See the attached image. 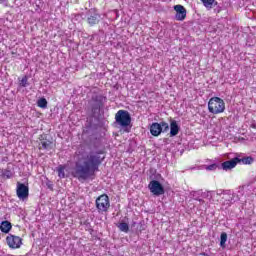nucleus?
<instances>
[{
	"instance_id": "473e14b6",
	"label": "nucleus",
	"mask_w": 256,
	"mask_h": 256,
	"mask_svg": "<svg viewBox=\"0 0 256 256\" xmlns=\"http://www.w3.org/2000/svg\"><path fill=\"white\" fill-rule=\"evenodd\" d=\"M219 225H225V222H220Z\"/></svg>"
},
{
	"instance_id": "39448f33",
	"label": "nucleus",
	"mask_w": 256,
	"mask_h": 256,
	"mask_svg": "<svg viewBox=\"0 0 256 256\" xmlns=\"http://www.w3.org/2000/svg\"><path fill=\"white\" fill-rule=\"evenodd\" d=\"M115 121L120 127H129L131 125V114L126 110H119L115 114Z\"/></svg>"
},
{
	"instance_id": "4468645a",
	"label": "nucleus",
	"mask_w": 256,
	"mask_h": 256,
	"mask_svg": "<svg viewBox=\"0 0 256 256\" xmlns=\"http://www.w3.org/2000/svg\"><path fill=\"white\" fill-rule=\"evenodd\" d=\"M99 19H101V16L94 11L92 14L88 16L87 21L89 25L93 27V25H97V23H99Z\"/></svg>"
},
{
	"instance_id": "f3484780",
	"label": "nucleus",
	"mask_w": 256,
	"mask_h": 256,
	"mask_svg": "<svg viewBox=\"0 0 256 256\" xmlns=\"http://www.w3.org/2000/svg\"><path fill=\"white\" fill-rule=\"evenodd\" d=\"M253 161H254L253 157L247 156V157L239 158L238 163H242V165H251V163H253Z\"/></svg>"
},
{
	"instance_id": "2f4dec72",
	"label": "nucleus",
	"mask_w": 256,
	"mask_h": 256,
	"mask_svg": "<svg viewBox=\"0 0 256 256\" xmlns=\"http://www.w3.org/2000/svg\"><path fill=\"white\" fill-rule=\"evenodd\" d=\"M119 225H127V222H120Z\"/></svg>"
},
{
	"instance_id": "2eb2a0df",
	"label": "nucleus",
	"mask_w": 256,
	"mask_h": 256,
	"mask_svg": "<svg viewBox=\"0 0 256 256\" xmlns=\"http://www.w3.org/2000/svg\"><path fill=\"white\" fill-rule=\"evenodd\" d=\"M39 149H44L45 151H51V149H53V142L49 140H42L39 143Z\"/></svg>"
},
{
	"instance_id": "7ed1b4c3",
	"label": "nucleus",
	"mask_w": 256,
	"mask_h": 256,
	"mask_svg": "<svg viewBox=\"0 0 256 256\" xmlns=\"http://www.w3.org/2000/svg\"><path fill=\"white\" fill-rule=\"evenodd\" d=\"M95 205L98 213L104 215V213H107V211H109V208L111 207V201L109 200V196L107 194L100 195L96 199Z\"/></svg>"
},
{
	"instance_id": "6e6552de",
	"label": "nucleus",
	"mask_w": 256,
	"mask_h": 256,
	"mask_svg": "<svg viewBox=\"0 0 256 256\" xmlns=\"http://www.w3.org/2000/svg\"><path fill=\"white\" fill-rule=\"evenodd\" d=\"M6 243L10 249H19L23 245V240L19 236L9 235L6 237Z\"/></svg>"
},
{
	"instance_id": "20e7f679",
	"label": "nucleus",
	"mask_w": 256,
	"mask_h": 256,
	"mask_svg": "<svg viewBox=\"0 0 256 256\" xmlns=\"http://www.w3.org/2000/svg\"><path fill=\"white\" fill-rule=\"evenodd\" d=\"M105 103H107V98L103 95H95L92 97L91 100V111L92 114L95 115L103 109L105 106Z\"/></svg>"
},
{
	"instance_id": "bb28decb",
	"label": "nucleus",
	"mask_w": 256,
	"mask_h": 256,
	"mask_svg": "<svg viewBox=\"0 0 256 256\" xmlns=\"http://www.w3.org/2000/svg\"><path fill=\"white\" fill-rule=\"evenodd\" d=\"M87 231L90 233V235L95 236L96 232L92 228H88Z\"/></svg>"
},
{
	"instance_id": "aec40b11",
	"label": "nucleus",
	"mask_w": 256,
	"mask_h": 256,
	"mask_svg": "<svg viewBox=\"0 0 256 256\" xmlns=\"http://www.w3.org/2000/svg\"><path fill=\"white\" fill-rule=\"evenodd\" d=\"M204 169L206 171H217V169H219V165L217 163H213V164H210V165H205Z\"/></svg>"
},
{
	"instance_id": "412c9836",
	"label": "nucleus",
	"mask_w": 256,
	"mask_h": 256,
	"mask_svg": "<svg viewBox=\"0 0 256 256\" xmlns=\"http://www.w3.org/2000/svg\"><path fill=\"white\" fill-rule=\"evenodd\" d=\"M13 176V173L11 172V170H2L1 172V177H3V179H11V177Z\"/></svg>"
},
{
	"instance_id": "9b49d317",
	"label": "nucleus",
	"mask_w": 256,
	"mask_h": 256,
	"mask_svg": "<svg viewBox=\"0 0 256 256\" xmlns=\"http://www.w3.org/2000/svg\"><path fill=\"white\" fill-rule=\"evenodd\" d=\"M237 163H239V157L223 162L221 167L224 171H229L231 169H235V167H237Z\"/></svg>"
},
{
	"instance_id": "f257e3e1",
	"label": "nucleus",
	"mask_w": 256,
	"mask_h": 256,
	"mask_svg": "<svg viewBox=\"0 0 256 256\" xmlns=\"http://www.w3.org/2000/svg\"><path fill=\"white\" fill-rule=\"evenodd\" d=\"M76 159L72 175L78 181H87L89 177H93L99 171V167L105 161V150L97 145H92L89 147V151H76Z\"/></svg>"
},
{
	"instance_id": "a211bd4d",
	"label": "nucleus",
	"mask_w": 256,
	"mask_h": 256,
	"mask_svg": "<svg viewBox=\"0 0 256 256\" xmlns=\"http://www.w3.org/2000/svg\"><path fill=\"white\" fill-rule=\"evenodd\" d=\"M56 171H57L58 177H59L60 179H65V166L59 165V166L56 168Z\"/></svg>"
},
{
	"instance_id": "72a5a7b5",
	"label": "nucleus",
	"mask_w": 256,
	"mask_h": 256,
	"mask_svg": "<svg viewBox=\"0 0 256 256\" xmlns=\"http://www.w3.org/2000/svg\"><path fill=\"white\" fill-rule=\"evenodd\" d=\"M89 13H93V10H90Z\"/></svg>"
},
{
	"instance_id": "0eeeda50",
	"label": "nucleus",
	"mask_w": 256,
	"mask_h": 256,
	"mask_svg": "<svg viewBox=\"0 0 256 256\" xmlns=\"http://www.w3.org/2000/svg\"><path fill=\"white\" fill-rule=\"evenodd\" d=\"M148 189L152 195H155V197L165 195V188L163 187V184H161V182L158 180L150 181L148 184Z\"/></svg>"
},
{
	"instance_id": "cd10ccee",
	"label": "nucleus",
	"mask_w": 256,
	"mask_h": 256,
	"mask_svg": "<svg viewBox=\"0 0 256 256\" xmlns=\"http://www.w3.org/2000/svg\"><path fill=\"white\" fill-rule=\"evenodd\" d=\"M0 225H11V222L9 221H2Z\"/></svg>"
},
{
	"instance_id": "b1692460",
	"label": "nucleus",
	"mask_w": 256,
	"mask_h": 256,
	"mask_svg": "<svg viewBox=\"0 0 256 256\" xmlns=\"http://www.w3.org/2000/svg\"><path fill=\"white\" fill-rule=\"evenodd\" d=\"M118 228L123 233H129V225H118Z\"/></svg>"
},
{
	"instance_id": "f03ea898",
	"label": "nucleus",
	"mask_w": 256,
	"mask_h": 256,
	"mask_svg": "<svg viewBox=\"0 0 256 256\" xmlns=\"http://www.w3.org/2000/svg\"><path fill=\"white\" fill-rule=\"evenodd\" d=\"M208 111L213 115H219L225 111V101L219 97H212L208 102Z\"/></svg>"
},
{
	"instance_id": "9d476101",
	"label": "nucleus",
	"mask_w": 256,
	"mask_h": 256,
	"mask_svg": "<svg viewBox=\"0 0 256 256\" xmlns=\"http://www.w3.org/2000/svg\"><path fill=\"white\" fill-rule=\"evenodd\" d=\"M174 11L176 12L175 14V19L176 21H185L187 18V9L181 4L175 5L174 6Z\"/></svg>"
},
{
	"instance_id": "a878e982",
	"label": "nucleus",
	"mask_w": 256,
	"mask_h": 256,
	"mask_svg": "<svg viewBox=\"0 0 256 256\" xmlns=\"http://www.w3.org/2000/svg\"><path fill=\"white\" fill-rule=\"evenodd\" d=\"M226 191L227 190H217L216 194L219 195V196L223 195V197H225V192Z\"/></svg>"
},
{
	"instance_id": "ddd939ff",
	"label": "nucleus",
	"mask_w": 256,
	"mask_h": 256,
	"mask_svg": "<svg viewBox=\"0 0 256 256\" xmlns=\"http://www.w3.org/2000/svg\"><path fill=\"white\" fill-rule=\"evenodd\" d=\"M179 124H177V121L171 120L170 122V137H176V135H179L180 131Z\"/></svg>"
},
{
	"instance_id": "7c9ffc66",
	"label": "nucleus",
	"mask_w": 256,
	"mask_h": 256,
	"mask_svg": "<svg viewBox=\"0 0 256 256\" xmlns=\"http://www.w3.org/2000/svg\"><path fill=\"white\" fill-rule=\"evenodd\" d=\"M7 2V0H0V5H2V3Z\"/></svg>"
},
{
	"instance_id": "c85d7f7f",
	"label": "nucleus",
	"mask_w": 256,
	"mask_h": 256,
	"mask_svg": "<svg viewBox=\"0 0 256 256\" xmlns=\"http://www.w3.org/2000/svg\"><path fill=\"white\" fill-rule=\"evenodd\" d=\"M199 203H200L201 205H205V201L202 200V199L199 200Z\"/></svg>"
},
{
	"instance_id": "393cba45",
	"label": "nucleus",
	"mask_w": 256,
	"mask_h": 256,
	"mask_svg": "<svg viewBox=\"0 0 256 256\" xmlns=\"http://www.w3.org/2000/svg\"><path fill=\"white\" fill-rule=\"evenodd\" d=\"M20 87H27V76L23 77L20 81Z\"/></svg>"
},
{
	"instance_id": "1a4fd4ad",
	"label": "nucleus",
	"mask_w": 256,
	"mask_h": 256,
	"mask_svg": "<svg viewBox=\"0 0 256 256\" xmlns=\"http://www.w3.org/2000/svg\"><path fill=\"white\" fill-rule=\"evenodd\" d=\"M16 194L20 201H25V199L29 197V187L25 186L23 183L18 182Z\"/></svg>"
},
{
	"instance_id": "4be33fe9",
	"label": "nucleus",
	"mask_w": 256,
	"mask_h": 256,
	"mask_svg": "<svg viewBox=\"0 0 256 256\" xmlns=\"http://www.w3.org/2000/svg\"><path fill=\"white\" fill-rule=\"evenodd\" d=\"M37 105L40 107V109H47V99L45 98H40L37 101Z\"/></svg>"
},
{
	"instance_id": "c756f323",
	"label": "nucleus",
	"mask_w": 256,
	"mask_h": 256,
	"mask_svg": "<svg viewBox=\"0 0 256 256\" xmlns=\"http://www.w3.org/2000/svg\"><path fill=\"white\" fill-rule=\"evenodd\" d=\"M48 189L53 190V185L52 184H48Z\"/></svg>"
},
{
	"instance_id": "dca6fc26",
	"label": "nucleus",
	"mask_w": 256,
	"mask_h": 256,
	"mask_svg": "<svg viewBox=\"0 0 256 256\" xmlns=\"http://www.w3.org/2000/svg\"><path fill=\"white\" fill-rule=\"evenodd\" d=\"M200 1L208 11H211V9H213V7L217 5V2L215 0H200Z\"/></svg>"
},
{
	"instance_id": "f8f14e48",
	"label": "nucleus",
	"mask_w": 256,
	"mask_h": 256,
	"mask_svg": "<svg viewBox=\"0 0 256 256\" xmlns=\"http://www.w3.org/2000/svg\"><path fill=\"white\" fill-rule=\"evenodd\" d=\"M222 199H224L223 205H227V207H231V205L235 203L233 192H231V190H226Z\"/></svg>"
},
{
	"instance_id": "6ab92c4d",
	"label": "nucleus",
	"mask_w": 256,
	"mask_h": 256,
	"mask_svg": "<svg viewBox=\"0 0 256 256\" xmlns=\"http://www.w3.org/2000/svg\"><path fill=\"white\" fill-rule=\"evenodd\" d=\"M225 243H227V234L222 232L220 235V247H222V249H225Z\"/></svg>"
},
{
	"instance_id": "5701e85b",
	"label": "nucleus",
	"mask_w": 256,
	"mask_h": 256,
	"mask_svg": "<svg viewBox=\"0 0 256 256\" xmlns=\"http://www.w3.org/2000/svg\"><path fill=\"white\" fill-rule=\"evenodd\" d=\"M11 229H13V225H0V231H2V233H9Z\"/></svg>"
},
{
	"instance_id": "423d86ee",
	"label": "nucleus",
	"mask_w": 256,
	"mask_h": 256,
	"mask_svg": "<svg viewBox=\"0 0 256 256\" xmlns=\"http://www.w3.org/2000/svg\"><path fill=\"white\" fill-rule=\"evenodd\" d=\"M163 131H169V124L167 122H154L150 126V133L153 137H159Z\"/></svg>"
}]
</instances>
